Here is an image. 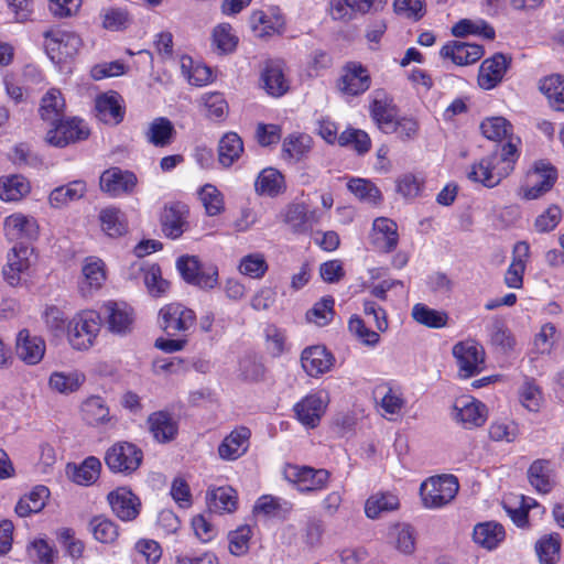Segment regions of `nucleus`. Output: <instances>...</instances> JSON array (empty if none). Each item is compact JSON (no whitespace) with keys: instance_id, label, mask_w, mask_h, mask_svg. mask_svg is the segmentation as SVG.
<instances>
[{"instance_id":"603ef678","label":"nucleus","mask_w":564,"mask_h":564,"mask_svg":"<svg viewBox=\"0 0 564 564\" xmlns=\"http://www.w3.org/2000/svg\"><path fill=\"white\" fill-rule=\"evenodd\" d=\"M101 26L112 32L126 31L132 24V15L127 8L109 7L100 12Z\"/></svg>"},{"instance_id":"20e7f679","label":"nucleus","mask_w":564,"mask_h":564,"mask_svg":"<svg viewBox=\"0 0 564 564\" xmlns=\"http://www.w3.org/2000/svg\"><path fill=\"white\" fill-rule=\"evenodd\" d=\"M459 490L454 475H437L425 479L420 486L422 505L427 509H441L449 505Z\"/></svg>"},{"instance_id":"f03ea898","label":"nucleus","mask_w":564,"mask_h":564,"mask_svg":"<svg viewBox=\"0 0 564 564\" xmlns=\"http://www.w3.org/2000/svg\"><path fill=\"white\" fill-rule=\"evenodd\" d=\"M520 144V139H517V143L509 140L501 145L500 152L494 151L474 162L467 172L468 180L487 188L498 186L514 171L521 154Z\"/></svg>"},{"instance_id":"412c9836","label":"nucleus","mask_w":564,"mask_h":564,"mask_svg":"<svg viewBox=\"0 0 564 564\" xmlns=\"http://www.w3.org/2000/svg\"><path fill=\"white\" fill-rule=\"evenodd\" d=\"M484 54L485 48L482 45L458 40L447 41L440 50L441 58L451 61L457 66L475 64Z\"/></svg>"},{"instance_id":"09e8293b","label":"nucleus","mask_w":564,"mask_h":564,"mask_svg":"<svg viewBox=\"0 0 564 564\" xmlns=\"http://www.w3.org/2000/svg\"><path fill=\"white\" fill-rule=\"evenodd\" d=\"M474 541L487 550L496 549L506 536L505 528L500 523L485 522L474 528Z\"/></svg>"},{"instance_id":"393cba45","label":"nucleus","mask_w":564,"mask_h":564,"mask_svg":"<svg viewBox=\"0 0 564 564\" xmlns=\"http://www.w3.org/2000/svg\"><path fill=\"white\" fill-rule=\"evenodd\" d=\"M290 468L293 470L292 481L303 494L321 491L328 485L330 473L327 469L297 465H291Z\"/></svg>"},{"instance_id":"a18cd8bd","label":"nucleus","mask_w":564,"mask_h":564,"mask_svg":"<svg viewBox=\"0 0 564 564\" xmlns=\"http://www.w3.org/2000/svg\"><path fill=\"white\" fill-rule=\"evenodd\" d=\"M400 508L399 497L390 491L371 495L365 503V513L369 519H377L382 513L395 511Z\"/></svg>"},{"instance_id":"bf43d9fd","label":"nucleus","mask_w":564,"mask_h":564,"mask_svg":"<svg viewBox=\"0 0 564 564\" xmlns=\"http://www.w3.org/2000/svg\"><path fill=\"white\" fill-rule=\"evenodd\" d=\"M253 530L249 524H241L228 532V550L234 556H243L249 552Z\"/></svg>"},{"instance_id":"4be33fe9","label":"nucleus","mask_w":564,"mask_h":564,"mask_svg":"<svg viewBox=\"0 0 564 564\" xmlns=\"http://www.w3.org/2000/svg\"><path fill=\"white\" fill-rule=\"evenodd\" d=\"M250 438L251 430L248 426H236L218 445V456L226 462L239 459L248 452Z\"/></svg>"},{"instance_id":"1a4fd4ad","label":"nucleus","mask_w":564,"mask_h":564,"mask_svg":"<svg viewBox=\"0 0 564 564\" xmlns=\"http://www.w3.org/2000/svg\"><path fill=\"white\" fill-rule=\"evenodd\" d=\"M557 170L547 160H538L528 172L524 198L536 199L550 192L557 181Z\"/></svg>"},{"instance_id":"f257e3e1","label":"nucleus","mask_w":564,"mask_h":564,"mask_svg":"<svg viewBox=\"0 0 564 564\" xmlns=\"http://www.w3.org/2000/svg\"><path fill=\"white\" fill-rule=\"evenodd\" d=\"M158 321L166 337L156 338L154 347L165 352H175L186 347L197 316L194 310L183 303L171 302L160 308Z\"/></svg>"},{"instance_id":"0e129e2a","label":"nucleus","mask_w":564,"mask_h":564,"mask_svg":"<svg viewBox=\"0 0 564 564\" xmlns=\"http://www.w3.org/2000/svg\"><path fill=\"white\" fill-rule=\"evenodd\" d=\"M239 272L251 279H262L268 272L269 264L261 252L249 253L240 259Z\"/></svg>"},{"instance_id":"a211bd4d","label":"nucleus","mask_w":564,"mask_h":564,"mask_svg":"<svg viewBox=\"0 0 564 564\" xmlns=\"http://www.w3.org/2000/svg\"><path fill=\"white\" fill-rule=\"evenodd\" d=\"M512 58L503 53H495L480 64L477 83L484 90L496 88L503 79Z\"/></svg>"},{"instance_id":"c756f323","label":"nucleus","mask_w":564,"mask_h":564,"mask_svg":"<svg viewBox=\"0 0 564 564\" xmlns=\"http://www.w3.org/2000/svg\"><path fill=\"white\" fill-rule=\"evenodd\" d=\"M318 214L315 209H308L303 203L290 204L286 207L284 220L295 234H305L312 230L318 223Z\"/></svg>"},{"instance_id":"8fccbe9b","label":"nucleus","mask_w":564,"mask_h":564,"mask_svg":"<svg viewBox=\"0 0 564 564\" xmlns=\"http://www.w3.org/2000/svg\"><path fill=\"white\" fill-rule=\"evenodd\" d=\"M175 133L172 122L165 117L155 118L145 131V139L156 148H164L171 144Z\"/></svg>"},{"instance_id":"72a5a7b5","label":"nucleus","mask_w":564,"mask_h":564,"mask_svg":"<svg viewBox=\"0 0 564 564\" xmlns=\"http://www.w3.org/2000/svg\"><path fill=\"white\" fill-rule=\"evenodd\" d=\"M48 498V488L43 485H37L18 500L14 512L20 518L39 513L45 508Z\"/></svg>"},{"instance_id":"c85d7f7f","label":"nucleus","mask_w":564,"mask_h":564,"mask_svg":"<svg viewBox=\"0 0 564 564\" xmlns=\"http://www.w3.org/2000/svg\"><path fill=\"white\" fill-rule=\"evenodd\" d=\"M530 258V245L527 241H518L512 250V261L505 273V283L511 289L523 286V275Z\"/></svg>"},{"instance_id":"37998d69","label":"nucleus","mask_w":564,"mask_h":564,"mask_svg":"<svg viewBox=\"0 0 564 564\" xmlns=\"http://www.w3.org/2000/svg\"><path fill=\"white\" fill-rule=\"evenodd\" d=\"M539 88L553 110L564 112V76L560 74L545 76L540 80Z\"/></svg>"},{"instance_id":"6e6d98bb","label":"nucleus","mask_w":564,"mask_h":564,"mask_svg":"<svg viewBox=\"0 0 564 564\" xmlns=\"http://www.w3.org/2000/svg\"><path fill=\"white\" fill-rule=\"evenodd\" d=\"M85 380V375L78 371L68 373L55 371L50 376L48 386L58 393L69 394L79 390Z\"/></svg>"},{"instance_id":"f704fd0d","label":"nucleus","mask_w":564,"mask_h":564,"mask_svg":"<svg viewBox=\"0 0 564 564\" xmlns=\"http://www.w3.org/2000/svg\"><path fill=\"white\" fill-rule=\"evenodd\" d=\"M98 219L101 230L110 238H119L128 232L129 225L126 214L117 206H108L99 212Z\"/></svg>"},{"instance_id":"ea45409f","label":"nucleus","mask_w":564,"mask_h":564,"mask_svg":"<svg viewBox=\"0 0 564 564\" xmlns=\"http://www.w3.org/2000/svg\"><path fill=\"white\" fill-rule=\"evenodd\" d=\"M518 400L520 404L529 412L538 413L544 404V394L540 384L534 378L525 377L519 387Z\"/></svg>"},{"instance_id":"6ab92c4d","label":"nucleus","mask_w":564,"mask_h":564,"mask_svg":"<svg viewBox=\"0 0 564 564\" xmlns=\"http://www.w3.org/2000/svg\"><path fill=\"white\" fill-rule=\"evenodd\" d=\"M34 249L30 243L18 242L7 254V264L3 267L2 273L4 280L11 285L20 284L21 274L26 272L31 267V256Z\"/></svg>"},{"instance_id":"864d4df0","label":"nucleus","mask_w":564,"mask_h":564,"mask_svg":"<svg viewBox=\"0 0 564 564\" xmlns=\"http://www.w3.org/2000/svg\"><path fill=\"white\" fill-rule=\"evenodd\" d=\"M100 471V459L96 456H88L79 465H74L72 480L80 486H91L98 480Z\"/></svg>"},{"instance_id":"e433bc0d","label":"nucleus","mask_w":564,"mask_h":564,"mask_svg":"<svg viewBox=\"0 0 564 564\" xmlns=\"http://www.w3.org/2000/svg\"><path fill=\"white\" fill-rule=\"evenodd\" d=\"M83 421L89 426H100L107 424L110 417V411L105 400L99 395H90L80 406Z\"/></svg>"},{"instance_id":"f8f14e48","label":"nucleus","mask_w":564,"mask_h":564,"mask_svg":"<svg viewBox=\"0 0 564 564\" xmlns=\"http://www.w3.org/2000/svg\"><path fill=\"white\" fill-rule=\"evenodd\" d=\"M259 87L272 98H281L291 89V80L285 74L284 63L280 59H267L259 75Z\"/></svg>"},{"instance_id":"ddd939ff","label":"nucleus","mask_w":564,"mask_h":564,"mask_svg":"<svg viewBox=\"0 0 564 564\" xmlns=\"http://www.w3.org/2000/svg\"><path fill=\"white\" fill-rule=\"evenodd\" d=\"M248 22L253 34L260 39L281 35L285 30V18L279 7H271L268 10H253Z\"/></svg>"},{"instance_id":"4d7b16f0","label":"nucleus","mask_w":564,"mask_h":564,"mask_svg":"<svg viewBox=\"0 0 564 564\" xmlns=\"http://www.w3.org/2000/svg\"><path fill=\"white\" fill-rule=\"evenodd\" d=\"M335 315V300L332 295H325L310 308L305 318L308 323L318 327L327 326Z\"/></svg>"},{"instance_id":"9d476101","label":"nucleus","mask_w":564,"mask_h":564,"mask_svg":"<svg viewBox=\"0 0 564 564\" xmlns=\"http://www.w3.org/2000/svg\"><path fill=\"white\" fill-rule=\"evenodd\" d=\"M138 177L134 172L111 166L105 170L99 177L100 191L109 197L117 198L134 193Z\"/></svg>"},{"instance_id":"4468645a","label":"nucleus","mask_w":564,"mask_h":564,"mask_svg":"<svg viewBox=\"0 0 564 564\" xmlns=\"http://www.w3.org/2000/svg\"><path fill=\"white\" fill-rule=\"evenodd\" d=\"M107 328L110 333L126 335L131 332L134 322V311L126 302L107 301L100 307Z\"/></svg>"},{"instance_id":"2eb2a0df","label":"nucleus","mask_w":564,"mask_h":564,"mask_svg":"<svg viewBox=\"0 0 564 564\" xmlns=\"http://www.w3.org/2000/svg\"><path fill=\"white\" fill-rule=\"evenodd\" d=\"M398 224L388 217H377L369 234L372 249L379 253H392L399 245Z\"/></svg>"},{"instance_id":"774afa93","label":"nucleus","mask_w":564,"mask_h":564,"mask_svg":"<svg viewBox=\"0 0 564 564\" xmlns=\"http://www.w3.org/2000/svg\"><path fill=\"white\" fill-rule=\"evenodd\" d=\"M334 355H301V364L311 377H319L334 366Z\"/></svg>"},{"instance_id":"338daca9","label":"nucleus","mask_w":564,"mask_h":564,"mask_svg":"<svg viewBox=\"0 0 564 564\" xmlns=\"http://www.w3.org/2000/svg\"><path fill=\"white\" fill-rule=\"evenodd\" d=\"M339 145L350 147L357 154L364 155L371 149V139L364 130L348 128L339 134Z\"/></svg>"},{"instance_id":"7c9ffc66","label":"nucleus","mask_w":564,"mask_h":564,"mask_svg":"<svg viewBox=\"0 0 564 564\" xmlns=\"http://www.w3.org/2000/svg\"><path fill=\"white\" fill-rule=\"evenodd\" d=\"M82 273L83 280L79 283V290L84 296L99 290L106 281L105 263L96 257L85 259Z\"/></svg>"},{"instance_id":"cd10ccee","label":"nucleus","mask_w":564,"mask_h":564,"mask_svg":"<svg viewBox=\"0 0 564 564\" xmlns=\"http://www.w3.org/2000/svg\"><path fill=\"white\" fill-rule=\"evenodd\" d=\"M176 269L181 276L189 284L199 288H213L217 282L216 275L202 271V265L195 256H182L176 260Z\"/></svg>"},{"instance_id":"680f3d73","label":"nucleus","mask_w":564,"mask_h":564,"mask_svg":"<svg viewBox=\"0 0 564 564\" xmlns=\"http://www.w3.org/2000/svg\"><path fill=\"white\" fill-rule=\"evenodd\" d=\"M311 141V138L303 133L288 135L282 144L283 156L295 161L301 160L310 152Z\"/></svg>"},{"instance_id":"6e6552de","label":"nucleus","mask_w":564,"mask_h":564,"mask_svg":"<svg viewBox=\"0 0 564 564\" xmlns=\"http://www.w3.org/2000/svg\"><path fill=\"white\" fill-rule=\"evenodd\" d=\"M106 500L112 514L121 522L135 521L142 510L141 499L127 486H120L109 491Z\"/></svg>"},{"instance_id":"4c0bfd02","label":"nucleus","mask_w":564,"mask_h":564,"mask_svg":"<svg viewBox=\"0 0 564 564\" xmlns=\"http://www.w3.org/2000/svg\"><path fill=\"white\" fill-rule=\"evenodd\" d=\"M87 192L86 183L82 180L69 182L66 185L54 188L48 195L50 205L62 208L69 203L79 200Z\"/></svg>"},{"instance_id":"c03bdc74","label":"nucleus","mask_w":564,"mask_h":564,"mask_svg":"<svg viewBox=\"0 0 564 564\" xmlns=\"http://www.w3.org/2000/svg\"><path fill=\"white\" fill-rule=\"evenodd\" d=\"M207 499L209 508L220 514L232 513L238 508L237 491L230 486L208 490Z\"/></svg>"},{"instance_id":"dca6fc26","label":"nucleus","mask_w":564,"mask_h":564,"mask_svg":"<svg viewBox=\"0 0 564 564\" xmlns=\"http://www.w3.org/2000/svg\"><path fill=\"white\" fill-rule=\"evenodd\" d=\"M3 231L10 241L30 243L37 239L40 226L33 216L14 213L4 218Z\"/></svg>"},{"instance_id":"39448f33","label":"nucleus","mask_w":564,"mask_h":564,"mask_svg":"<svg viewBox=\"0 0 564 564\" xmlns=\"http://www.w3.org/2000/svg\"><path fill=\"white\" fill-rule=\"evenodd\" d=\"M104 460L110 473L130 476L140 468L143 452L131 442L118 441L105 452Z\"/></svg>"},{"instance_id":"423d86ee","label":"nucleus","mask_w":564,"mask_h":564,"mask_svg":"<svg viewBox=\"0 0 564 564\" xmlns=\"http://www.w3.org/2000/svg\"><path fill=\"white\" fill-rule=\"evenodd\" d=\"M102 317L95 310H84L77 313L73 319V328L69 330V343L76 350L89 349L101 328Z\"/></svg>"},{"instance_id":"473e14b6","label":"nucleus","mask_w":564,"mask_h":564,"mask_svg":"<svg viewBox=\"0 0 564 564\" xmlns=\"http://www.w3.org/2000/svg\"><path fill=\"white\" fill-rule=\"evenodd\" d=\"M286 189L284 175L274 167L263 169L256 178L254 191L260 196L276 197Z\"/></svg>"},{"instance_id":"bb28decb","label":"nucleus","mask_w":564,"mask_h":564,"mask_svg":"<svg viewBox=\"0 0 564 564\" xmlns=\"http://www.w3.org/2000/svg\"><path fill=\"white\" fill-rule=\"evenodd\" d=\"M148 429L154 441L166 444L174 441L178 434V422L167 411H155L148 416Z\"/></svg>"},{"instance_id":"0eeeda50","label":"nucleus","mask_w":564,"mask_h":564,"mask_svg":"<svg viewBox=\"0 0 564 564\" xmlns=\"http://www.w3.org/2000/svg\"><path fill=\"white\" fill-rule=\"evenodd\" d=\"M90 135V129L79 117L61 118L46 133V141L54 147L65 148L72 143L85 141Z\"/></svg>"},{"instance_id":"b1692460","label":"nucleus","mask_w":564,"mask_h":564,"mask_svg":"<svg viewBox=\"0 0 564 564\" xmlns=\"http://www.w3.org/2000/svg\"><path fill=\"white\" fill-rule=\"evenodd\" d=\"M96 117L106 124L118 126L124 119L126 106L117 91L97 96L95 100Z\"/></svg>"},{"instance_id":"2f4dec72","label":"nucleus","mask_w":564,"mask_h":564,"mask_svg":"<svg viewBox=\"0 0 564 564\" xmlns=\"http://www.w3.org/2000/svg\"><path fill=\"white\" fill-rule=\"evenodd\" d=\"M143 273L144 285L152 297H164L171 290V283L162 276L161 267L158 263H133Z\"/></svg>"},{"instance_id":"69168bd1","label":"nucleus","mask_w":564,"mask_h":564,"mask_svg":"<svg viewBox=\"0 0 564 564\" xmlns=\"http://www.w3.org/2000/svg\"><path fill=\"white\" fill-rule=\"evenodd\" d=\"M206 117L213 121L221 122L226 119L229 106L223 93L213 91L206 93L202 97Z\"/></svg>"},{"instance_id":"49530a36","label":"nucleus","mask_w":564,"mask_h":564,"mask_svg":"<svg viewBox=\"0 0 564 564\" xmlns=\"http://www.w3.org/2000/svg\"><path fill=\"white\" fill-rule=\"evenodd\" d=\"M94 539L102 544H113L119 539V525L105 514L94 516L88 524Z\"/></svg>"},{"instance_id":"5fc2aeb1","label":"nucleus","mask_w":564,"mask_h":564,"mask_svg":"<svg viewBox=\"0 0 564 564\" xmlns=\"http://www.w3.org/2000/svg\"><path fill=\"white\" fill-rule=\"evenodd\" d=\"M451 32L455 37L480 35L490 41L496 37L495 29L485 20L471 21L469 19H462L452 26Z\"/></svg>"},{"instance_id":"c9c22d12","label":"nucleus","mask_w":564,"mask_h":564,"mask_svg":"<svg viewBox=\"0 0 564 564\" xmlns=\"http://www.w3.org/2000/svg\"><path fill=\"white\" fill-rule=\"evenodd\" d=\"M553 476L554 470L549 459H535L528 468V480L540 494H549L553 489Z\"/></svg>"},{"instance_id":"79ce46f5","label":"nucleus","mask_w":564,"mask_h":564,"mask_svg":"<svg viewBox=\"0 0 564 564\" xmlns=\"http://www.w3.org/2000/svg\"><path fill=\"white\" fill-rule=\"evenodd\" d=\"M65 110V99L57 88L48 89L41 98L39 115L43 121L54 123L61 119Z\"/></svg>"},{"instance_id":"a19ab883","label":"nucleus","mask_w":564,"mask_h":564,"mask_svg":"<svg viewBox=\"0 0 564 564\" xmlns=\"http://www.w3.org/2000/svg\"><path fill=\"white\" fill-rule=\"evenodd\" d=\"M480 131L482 135L496 142H501L505 139L513 140L517 143L518 137H513V126L505 117L496 116L485 118L480 123Z\"/></svg>"},{"instance_id":"5701e85b","label":"nucleus","mask_w":564,"mask_h":564,"mask_svg":"<svg viewBox=\"0 0 564 564\" xmlns=\"http://www.w3.org/2000/svg\"><path fill=\"white\" fill-rule=\"evenodd\" d=\"M369 113L377 127L390 134L393 122L398 119V107L386 91H376L369 105Z\"/></svg>"},{"instance_id":"3c124183","label":"nucleus","mask_w":564,"mask_h":564,"mask_svg":"<svg viewBox=\"0 0 564 564\" xmlns=\"http://www.w3.org/2000/svg\"><path fill=\"white\" fill-rule=\"evenodd\" d=\"M30 191V183L21 175L0 177V199L3 202H18Z\"/></svg>"},{"instance_id":"a878e982","label":"nucleus","mask_w":564,"mask_h":564,"mask_svg":"<svg viewBox=\"0 0 564 564\" xmlns=\"http://www.w3.org/2000/svg\"><path fill=\"white\" fill-rule=\"evenodd\" d=\"M455 420L463 425L464 429L473 430L482 426L488 416L486 405L475 399L457 401L454 405Z\"/></svg>"},{"instance_id":"58836bf2","label":"nucleus","mask_w":564,"mask_h":564,"mask_svg":"<svg viewBox=\"0 0 564 564\" xmlns=\"http://www.w3.org/2000/svg\"><path fill=\"white\" fill-rule=\"evenodd\" d=\"M239 37L228 22L217 24L212 31L210 46L218 55L232 54L238 46Z\"/></svg>"},{"instance_id":"de8ad7c7","label":"nucleus","mask_w":564,"mask_h":564,"mask_svg":"<svg viewBox=\"0 0 564 564\" xmlns=\"http://www.w3.org/2000/svg\"><path fill=\"white\" fill-rule=\"evenodd\" d=\"M243 152V141L236 132L225 133L218 143V161L225 167H230Z\"/></svg>"},{"instance_id":"7ed1b4c3","label":"nucleus","mask_w":564,"mask_h":564,"mask_svg":"<svg viewBox=\"0 0 564 564\" xmlns=\"http://www.w3.org/2000/svg\"><path fill=\"white\" fill-rule=\"evenodd\" d=\"M43 46L55 64L73 61L83 47V39L74 30L54 25L43 32Z\"/></svg>"},{"instance_id":"f3484780","label":"nucleus","mask_w":564,"mask_h":564,"mask_svg":"<svg viewBox=\"0 0 564 564\" xmlns=\"http://www.w3.org/2000/svg\"><path fill=\"white\" fill-rule=\"evenodd\" d=\"M328 401L321 392H310L297 401L293 411L296 420L306 429H315L319 425L326 412Z\"/></svg>"},{"instance_id":"aec40b11","label":"nucleus","mask_w":564,"mask_h":564,"mask_svg":"<svg viewBox=\"0 0 564 564\" xmlns=\"http://www.w3.org/2000/svg\"><path fill=\"white\" fill-rule=\"evenodd\" d=\"M371 85L370 74L361 63L348 62L338 79V89L347 96H359L366 93Z\"/></svg>"},{"instance_id":"13d9d810","label":"nucleus","mask_w":564,"mask_h":564,"mask_svg":"<svg viewBox=\"0 0 564 564\" xmlns=\"http://www.w3.org/2000/svg\"><path fill=\"white\" fill-rule=\"evenodd\" d=\"M535 552L541 564H555L560 560V534L551 533L547 535H543L535 543Z\"/></svg>"},{"instance_id":"e2e57ef3","label":"nucleus","mask_w":564,"mask_h":564,"mask_svg":"<svg viewBox=\"0 0 564 564\" xmlns=\"http://www.w3.org/2000/svg\"><path fill=\"white\" fill-rule=\"evenodd\" d=\"M198 195L208 216H218L225 210L224 195L215 185L205 184Z\"/></svg>"},{"instance_id":"052dcab7","label":"nucleus","mask_w":564,"mask_h":564,"mask_svg":"<svg viewBox=\"0 0 564 564\" xmlns=\"http://www.w3.org/2000/svg\"><path fill=\"white\" fill-rule=\"evenodd\" d=\"M412 317L419 324L430 328H442L447 324L448 319L445 312L431 308L423 303H417L413 306Z\"/></svg>"},{"instance_id":"9b49d317","label":"nucleus","mask_w":564,"mask_h":564,"mask_svg":"<svg viewBox=\"0 0 564 564\" xmlns=\"http://www.w3.org/2000/svg\"><path fill=\"white\" fill-rule=\"evenodd\" d=\"M188 218L189 208L186 204L171 202L164 205L159 218L164 237L171 240L180 239L191 228Z\"/></svg>"}]
</instances>
